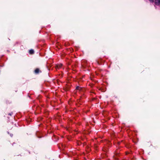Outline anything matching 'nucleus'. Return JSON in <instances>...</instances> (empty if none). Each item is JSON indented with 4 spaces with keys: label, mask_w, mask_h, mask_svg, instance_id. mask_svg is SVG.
Masks as SVG:
<instances>
[{
    "label": "nucleus",
    "mask_w": 160,
    "mask_h": 160,
    "mask_svg": "<svg viewBox=\"0 0 160 160\" xmlns=\"http://www.w3.org/2000/svg\"><path fill=\"white\" fill-rule=\"evenodd\" d=\"M34 53V51L33 49H31L29 51V53L31 54H33Z\"/></svg>",
    "instance_id": "2"
},
{
    "label": "nucleus",
    "mask_w": 160,
    "mask_h": 160,
    "mask_svg": "<svg viewBox=\"0 0 160 160\" xmlns=\"http://www.w3.org/2000/svg\"><path fill=\"white\" fill-rule=\"evenodd\" d=\"M62 65L61 64L58 65L57 67L58 68H60L62 66Z\"/></svg>",
    "instance_id": "4"
},
{
    "label": "nucleus",
    "mask_w": 160,
    "mask_h": 160,
    "mask_svg": "<svg viewBox=\"0 0 160 160\" xmlns=\"http://www.w3.org/2000/svg\"><path fill=\"white\" fill-rule=\"evenodd\" d=\"M150 2H154V0H148Z\"/></svg>",
    "instance_id": "5"
},
{
    "label": "nucleus",
    "mask_w": 160,
    "mask_h": 160,
    "mask_svg": "<svg viewBox=\"0 0 160 160\" xmlns=\"http://www.w3.org/2000/svg\"><path fill=\"white\" fill-rule=\"evenodd\" d=\"M12 113H9L8 114V115H9L11 116V115H12Z\"/></svg>",
    "instance_id": "6"
},
{
    "label": "nucleus",
    "mask_w": 160,
    "mask_h": 160,
    "mask_svg": "<svg viewBox=\"0 0 160 160\" xmlns=\"http://www.w3.org/2000/svg\"><path fill=\"white\" fill-rule=\"evenodd\" d=\"M40 71V70L38 68L36 69L35 70V73L36 74H38Z\"/></svg>",
    "instance_id": "1"
},
{
    "label": "nucleus",
    "mask_w": 160,
    "mask_h": 160,
    "mask_svg": "<svg viewBox=\"0 0 160 160\" xmlns=\"http://www.w3.org/2000/svg\"><path fill=\"white\" fill-rule=\"evenodd\" d=\"M76 89H77V90H78L79 91H80V90H81L82 89V88L79 87V86H77V87H76Z\"/></svg>",
    "instance_id": "3"
}]
</instances>
